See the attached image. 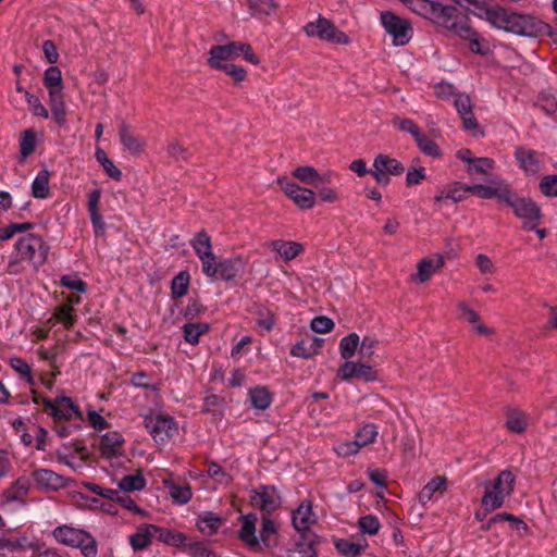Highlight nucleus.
Here are the masks:
<instances>
[{
  "mask_svg": "<svg viewBox=\"0 0 557 557\" xmlns=\"http://www.w3.org/2000/svg\"><path fill=\"white\" fill-rule=\"evenodd\" d=\"M474 193L481 199H496L499 205L511 209L512 214L522 221L524 231L535 230L542 222L541 207L528 196H521L504 180H493L487 186H476Z\"/></svg>",
  "mask_w": 557,
  "mask_h": 557,
  "instance_id": "nucleus-1",
  "label": "nucleus"
},
{
  "mask_svg": "<svg viewBox=\"0 0 557 557\" xmlns=\"http://www.w3.org/2000/svg\"><path fill=\"white\" fill-rule=\"evenodd\" d=\"M487 14L493 26L518 36L537 37L549 28L548 24L532 15L509 12L499 5Z\"/></svg>",
  "mask_w": 557,
  "mask_h": 557,
  "instance_id": "nucleus-2",
  "label": "nucleus"
},
{
  "mask_svg": "<svg viewBox=\"0 0 557 557\" xmlns=\"http://www.w3.org/2000/svg\"><path fill=\"white\" fill-rule=\"evenodd\" d=\"M432 21L451 30L459 37L474 35V29L469 25L467 15L460 13L455 5H443L436 2Z\"/></svg>",
  "mask_w": 557,
  "mask_h": 557,
  "instance_id": "nucleus-3",
  "label": "nucleus"
},
{
  "mask_svg": "<svg viewBox=\"0 0 557 557\" xmlns=\"http://www.w3.org/2000/svg\"><path fill=\"white\" fill-rule=\"evenodd\" d=\"M515 483L516 476L510 470H503L493 483L492 488L490 485H485V492L481 499L483 508L487 511L500 508L505 498L513 492Z\"/></svg>",
  "mask_w": 557,
  "mask_h": 557,
  "instance_id": "nucleus-4",
  "label": "nucleus"
},
{
  "mask_svg": "<svg viewBox=\"0 0 557 557\" xmlns=\"http://www.w3.org/2000/svg\"><path fill=\"white\" fill-rule=\"evenodd\" d=\"M53 536L59 543L79 548L85 557H96L98 554L97 541L82 529L61 525L53 530Z\"/></svg>",
  "mask_w": 557,
  "mask_h": 557,
  "instance_id": "nucleus-5",
  "label": "nucleus"
},
{
  "mask_svg": "<svg viewBox=\"0 0 557 557\" xmlns=\"http://www.w3.org/2000/svg\"><path fill=\"white\" fill-rule=\"evenodd\" d=\"M304 32L308 37H315L322 41L337 45H348L349 37L329 18L319 15L317 21L309 22L304 26Z\"/></svg>",
  "mask_w": 557,
  "mask_h": 557,
  "instance_id": "nucleus-6",
  "label": "nucleus"
},
{
  "mask_svg": "<svg viewBox=\"0 0 557 557\" xmlns=\"http://www.w3.org/2000/svg\"><path fill=\"white\" fill-rule=\"evenodd\" d=\"M21 260L34 261L36 264H44L47 260L49 246L42 238L35 234H28L18 238L15 244Z\"/></svg>",
  "mask_w": 557,
  "mask_h": 557,
  "instance_id": "nucleus-7",
  "label": "nucleus"
},
{
  "mask_svg": "<svg viewBox=\"0 0 557 557\" xmlns=\"http://www.w3.org/2000/svg\"><path fill=\"white\" fill-rule=\"evenodd\" d=\"M243 268L244 262L240 257L225 259L219 262H216V259H213V261L205 262L202 272L212 281L221 278L228 282L233 281Z\"/></svg>",
  "mask_w": 557,
  "mask_h": 557,
  "instance_id": "nucleus-8",
  "label": "nucleus"
},
{
  "mask_svg": "<svg viewBox=\"0 0 557 557\" xmlns=\"http://www.w3.org/2000/svg\"><path fill=\"white\" fill-rule=\"evenodd\" d=\"M381 22L385 30L393 36L396 46H404L410 40L412 28L407 20L391 11H384L381 13Z\"/></svg>",
  "mask_w": 557,
  "mask_h": 557,
  "instance_id": "nucleus-9",
  "label": "nucleus"
},
{
  "mask_svg": "<svg viewBox=\"0 0 557 557\" xmlns=\"http://www.w3.org/2000/svg\"><path fill=\"white\" fill-rule=\"evenodd\" d=\"M250 503L259 508L263 516H271L281 507V497L273 485H260L252 490Z\"/></svg>",
  "mask_w": 557,
  "mask_h": 557,
  "instance_id": "nucleus-10",
  "label": "nucleus"
},
{
  "mask_svg": "<svg viewBox=\"0 0 557 557\" xmlns=\"http://www.w3.org/2000/svg\"><path fill=\"white\" fill-rule=\"evenodd\" d=\"M145 426L157 443H164L177 432L176 421L170 416L147 417Z\"/></svg>",
  "mask_w": 557,
  "mask_h": 557,
  "instance_id": "nucleus-11",
  "label": "nucleus"
},
{
  "mask_svg": "<svg viewBox=\"0 0 557 557\" xmlns=\"http://www.w3.org/2000/svg\"><path fill=\"white\" fill-rule=\"evenodd\" d=\"M276 183L284 190L286 196L294 200V202L301 209H310L314 206L315 194L308 188L298 186L295 183L286 181V176L277 178Z\"/></svg>",
  "mask_w": 557,
  "mask_h": 557,
  "instance_id": "nucleus-12",
  "label": "nucleus"
},
{
  "mask_svg": "<svg viewBox=\"0 0 557 557\" xmlns=\"http://www.w3.org/2000/svg\"><path fill=\"white\" fill-rule=\"evenodd\" d=\"M337 376L345 381L359 379L364 382H372L377 379V372L369 364L348 360L339 367Z\"/></svg>",
  "mask_w": 557,
  "mask_h": 557,
  "instance_id": "nucleus-13",
  "label": "nucleus"
},
{
  "mask_svg": "<svg viewBox=\"0 0 557 557\" xmlns=\"http://www.w3.org/2000/svg\"><path fill=\"white\" fill-rule=\"evenodd\" d=\"M454 104L462 120L463 129L476 132L479 129V123L473 114V103L470 96L463 92H457Z\"/></svg>",
  "mask_w": 557,
  "mask_h": 557,
  "instance_id": "nucleus-14",
  "label": "nucleus"
},
{
  "mask_svg": "<svg viewBox=\"0 0 557 557\" xmlns=\"http://www.w3.org/2000/svg\"><path fill=\"white\" fill-rule=\"evenodd\" d=\"M33 478L40 490L58 491L67 486V480L50 469H36Z\"/></svg>",
  "mask_w": 557,
  "mask_h": 557,
  "instance_id": "nucleus-15",
  "label": "nucleus"
},
{
  "mask_svg": "<svg viewBox=\"0 0 557 557\" xmlns=\"http://www.w3.org/2000/svg\"><path fill=\"white\" fill-rule=\"evenodd\" d=\"M238 42L231 41L225 45L212 46L209 51L210 57L207 60L208 65L214 67L238 58Z\"/></svg>",
  "mask_w": 557,
  "mask_h": 557,
  "instance_id": "nucleus-16",
  "label": "nucleus"
},
{
  "mask_svg": "<svg viewBox=\"0 0 557 557\" xmlns=\"http://www.w3.org/2000/svg\"><path fill=\"white\" fill-rule=\"evenodd\" d=\"M124 438L117 431L107 432L100 440V454L106 459H112L124 455Z\"/></svg>",
  "mask_w": 557,
  "mask_h": 557,
  "instance_id": "nucleus-17",
  "label": "nucleus"
},
{
  "mask_svg": "<svg viewBox=\"0 0 557 557\" xmlns=\"http://www.w3.org/2000/svg\"><path fill=\"white\" fill-rule=\"evenodd\" d=\"M119 137L123 147L132 154H139L146 149V140L136 135L132 126L128 125L124 120L121 121L119 127Z\"/></svg>",
  "mask_w": 557,
  "mask_h": 557,
  "instance_id": "nucleus-18",
  "label": "nucleus"
},
{
  "mask_svg": "<svg viewBox=\"0 0 557 557\" xmlns=\"http://www.w3.org/2000/svg\"><path fill=\"white\" fill-rule=\"evenodd\" d=\"M315 521L317 518L310 499H304L292 513V522L296 531L311 530L310 525L315 523Z\"/></svg>",
  "mask_w": 557,
  "mask_h": 557,
  "instance_id": "nucleus-19",
  "label": "nucleus"
},
{
  "mask_svg": "<svg viewBox=\"0 0 557 557\" xmlns=\"http://www.w3.org/2000/svg\"><path fill=\"white\" fill-rule=\"evenodd\" d=\"M298 539L295 542V552L301 557H317V546L321 543V537L312 530L297 531Z\"/></svg>",
  "mask_w": 557,
  "mask_h": 557,
  "instance_id": "nucleus-20",
  "label": "nucleus"
},
{
  "mask_svg": "<svg viewBox=\"0 0 557 557\" xmlns=\"http://www.w3.org/2000/svg\"><path fill=\"white\" fill-rule=\"evenodd\" d=\"M476 186H487V184H474L471 186H465L460 182H455L449 185L445 190L434 197L435 202H441L444 199H450L454 202H459L466 198L467 194H472L478 197L473 188Z\"/></svg>",
  "mask_w": 557,
  "mask_h": 557,
  "instance_id": "nucleus-21",
  "label": "nucleus"
},
{
  "mask_svg": "<svg viewBox=\"0 0 557 557\" xmlns=\"http://www.w3.org/2000/svg\"><path fill=\"white\" fill-rule=\"evenodd\" d=\"M191 246L200 259L202 268L205 267V262H210L213 261V259H216V256L212 251L211 237L206 231H200L196 234L191 240Z\"/></svg>",
  "mask_w": 557,
  "mask_h": 557,
  "instance_id": "nucleus-22",
  "label": "nucleus"
},
{
  "mask_svg": "<svg viewBox=\"0 0 557 557\" xmlns=\"http://www.w3.org/2000/svg\"><path fill=\"white\" fill-rule=\"evenodd\" d=\"M374 171L369 174H403L406 168L397 159L387 154H379L373 162Z\"/></svg>",
  "mask_w": 557,
  "mask_h": 557,
  "instance_id": "nucleus-23",
  "label": "nucleus"
},
{
  "mask_svg": "<svg viewBox=\"0 0 557 557\" xmlns=\"http://www.w3.org/2000/svg\"><path fill=\"white\" fill-rule=\"evenodd\" d=\"M156 536V524L144 523L137 528V531L129 536V543L134 550L147 548Z\"/></svg>",
  "mask_w": 557,
  "mask_h": 557,
  "instance_id": "nucleus-24",
  "label": "nucleus"
},
{
  "mask_svg": "<svg viewBox=\"0 0 557 557\" xmlns=\"http://www.w3.org/2000/svg\"><path fill=\"white\" fill-rule=\"evenodd\" d=\"M240 519L244 520V523L238 533L239 539L251 548H260L259 540L256 536L257 515L248 513L242 516Z\"/></svg>",
  "mask_w": 557,
  "mask_h": 557,
  "instance_id": "nucleus-25",
  "label": "nucleus"
},
{
  "mask_svg": "<svg viewBox=\"0 0 557 557\" xmlns=\"http://www.w3.org/2000/svg\"><path fill=\"white\" fill-rule=\"evenodd\" d=\"M30 487V481L27 476H20L10 487H8L2 494V503H11L14 500H21L24 503V498L27 496Z\"/></svg>",
  "mask_w": 557,
  "mask_h": 557,
  "instance_id": "nucleus-26",
  "label": "nucleus"
},
{
  "mask_svg": "<svg viewBox=\"0 0 557 557\" xmlns=\"http://www.w3.org/2000/svg\"><path fill=\"white\" fill-rule=\"evenodd\" d=\"M224 519L212 511H203L197 518L198 530L206 535L215 534L223 524Z\"/></svg>",
  "mask_w": 557,
  "mask_h": 557,
  "instance_id": "nucleus-27",
  "label": "nucleus"
},
{
  "mask_svg": "<svg viewBox=\"0 0 557 557\" xmlns=\"http://www.w3.org/2000/svg\"><path fill=\"white\" fill-rule=\"evenodd\" d=\"M444 265V258L437 255L435 258H424L418 265V278L421 283L429 281L433 273Z\"/></svg>",
  "mask_w": 557,
  "mask_h": 557,
  "instance_id": "nucleus-28",
  "label": "nucleus"
},
{
  "mask_svg": "<svg viewBox=\"0 0 557 557\" xmlns=\"http://www.w3.org/2000/svg\"><path fill=\"white\" fill-rule=\"evenodd\" d=\"M156 536L160 542L166 545H172L183 549L187 541V536L184 533L158 525H156Z\"/></svg>",
  "mask_w": 557,
  "mask_h": 557,
  "instance_id": "nucleus-29",
  "label": "nucleus"
},
{
  "mask_svg": "<svg viewBox=\"0 0 557 557\" xmlns=\"http://www.w3.org/2000/svg\"><path fill=\"white\" fill-rule=\"evenodd\" d=\"M272 247L285 261L295 259L304 251V246L297 242L274 240Z\"/></svg>",
  "mask_w": 557,
  "mask_h": 557,
  "instance_id": "nucleus-30",
  "label": "nucleus"
},
{
  "mask_svg": "<svg viewBox=\"0 0 557 557\" xmlns=\"http://www.w3.org/2000/svg\"><path fill=\"white\" fill-rule=\"evenodd\" d=\"M447 481L445 476H434L419 493L418 498L422 505H425L433 498L435 492L446 491Z\"/></svg>",
  "mask_w": 557,
  "mask_h": 557,
  "instance_id": "nucleus-31",
  "label": "nucleus"
},
{
  "mask_svg": "<svg viewBox=\"0 0 557 557\" xmlns=\"http://www.w3.org/2000/svg\"><path fill=\"white\" fill-rule=\"evenodd\" d=\"M164 485L175 503L184 505L191 499L193 492L188 484L180 485L172 480H164Z\"/></svg>",
  "mask_w": 557,
  "mask_h": 557,
  "instance_id": "nucleus-32",
  "label": "nucleus"
},
{
  "mask_svg": "<svg viewBox=\"0 0 557 557\" xmlns=\"http://www.w3.org/2000/svg\"><path fill=\"white\" fill-rule=\"evenodd\" d=\"M44 405L46 410H49V414L53 418L54 423L71 421V410L66 408V405L57 404V398L54 400L44 398Z\"/></svg>",
  "mask_w": 557,
  "mask_h": 557,
  "instance_id": "nucleus-33",
  "label": "nucleus"
},
{
  "mask_svg": "<svg viewBox=\"0 0 557 557\" xmlns=\"http://www.w3.org/2000/svg\"><path fill=\"white\" fill-rule=\"evenodd\" d=\"M516 157L525 172L536 173L541 170L537 153L534 150L519 148Z\"/></svg>",
  "mask_w": 557,
  "mask_h": 557,
  "instance_id": "nucleus-34",
  "label": "nucleus"
},
{
  "mask_svg": "<svg viewBox=\"0 0 557 557\" xmlns=\"http://www.w3.org/2000/svg\"><path fill=\"white\" fill-rule=\"evenodd\" d=\"M335 547L345 557H358L368 547V543L366 540L363 543H354L346 539H339L335 541Z\"/></svg>",
  "mask_w": 557,
  "mask_h": 557,
  "instance_id": "nucleus-35",
  "label": "nucleus"
},
{
  "mask_svg": "<svg viewBox=\"0 0 557 557\" xmlns=\"http://www.w3.org/2000/svg\"><path fill=\"white\" fill-rule=\"evenodd\" d=\"M250 401L253 408L264 410L272 403V395L264 386H256L249 391Z\"/></svg>",
  "mask_w": 557,
  "mask_h": 557,
  "instance_id": "nucleus-36",
  "label": "nucleus"
},
{
  "mask_svg": "<svg viewBox=\"0 0 557 557\" xmlns=\"http://www.w3.org/2000/svg\"><path fill=\"white\" fill-rule=\"evenodd\" d=\"M53 321H59L66 330L72 329L77 321L75 309L70 305L58 306L53 312Z\"/></svg>",
  "mask_w": 557,
  "mask_h": 557,
  "instance_id": "nucleus-37",
  "label": "nucleus"
},
{
  "mask_svg": "<svg viewBox=\"0 0 557 557\" xmlns=\"http://www.w3.org/2000/svg\"><path fill=\"white\" fill-rule=\"evenodd\" d=\"M210 325L206 322L186 323L183 326L184 339L196 345L199 343V337L209 332Z\"/></svg>",
  "mask_w": 557,
  "mask_h": 557,
  "instance_id": "nucleus-38",
  "label": "nucleus"
},
{
  "mask_svg": "<svg viewBox=\"0 0 557 557\" xmlns=\"http://www.w3.org/2000/svg\"><path fill=\"white\" fill-rule=\"evenodd\" d=\"M358 347H360L359 335L357 333H349L339 342V350L342 358L348 361L350 358L355 356Z\"/></svg>",
  "mask_w": 557,
  "mask_h": 557,
  "instance_id": "nucleus-39",
  "label": "nucleus"
},
{
  "mask_svg": "<svg viewBox=\"0 0 557 557\" xmlns=\"http://www.w3.org/2000/svg\"><path fill=\"white\" fill-rule=\"evenodd\" d=\"M147 481L144 478L141 471L136 474L125 475L119 482V487L123 492H137L146 487Z\"/></svg>",
  "mask_w": 557,
  "mask_h": 557,
  "instance_id": "nucleus-40",
  "label": "nucleus"
},
{
  "mask_svg": "<svg viewBox=\"0 0 557 557\" xmlns=\"http://www.w3.org/2000/svg\"><path fill=\"white\" fill-rule=\"evenodd\" d=\"M252 16L271 15L277 4L274 0H246Z\"/></svg>",
  "mask_w": 557,
  "mask_h": 557,
  "instance_id": "nucleus-41",
  "label": "nucleus"
},
{
  "mask_svg": "<svg viewBox=\"0 0 557 557\" xmlns=\"http://www.w3.org/2000/svg\"><path fill=\"white\" fill-rule=\"evenodd\" d=\"M190 275L187 271H181L175 275L171 283V294L173 299L181 298L187 294Z\"/></svg>",
  "mask_w": 557,
  "mask_h": 557,
  "instance_id": "nucleus-42",
  "label": "nucleus"
},
{
  "mask_svg": "<svg viewBox=\"0 0 557 557\" xmlns=\"http://www.w3.org/2000/svg\"><path fill=\"white\" fill-rule=\"evenodd\" d=\"M506 426L515 433H522L527 429V419L520 410H510L507 413Z\"/></svg>",
  "mask_w": 557,
  "mask_h": 557,
  "instance_id": "nucleus-43",
  "label": "nucleus"
},
{
  "mask_svg": "<svg viewBox=\"0 0 557 557\" xmlns=\"http://www.w3.org/2000/svg\"><path fill=\"white\" fill-rule=\"evenodd\" d=\"M414 140L419 147V149L431 157H440L441 156V149L438 145L429 138L424 133H420L418 137H414Z\"/></svg>",
  "mask_w": 557,
  "mask_h": 557,
  "instance_id": "nucleus-44",
  "label": "nucleus"
},
{
  "mask_svg": "<svg viewBox=\"0 0 557 557\" xmlns=\"http://www.w3.org/2000/svg\"><path fill=\"white\" fill-rule=\"evenodd\" d=\"M277 528L275 522L269 516H262V528L260 531V540L265 547H271V536L276 534Z\"/></svg>",
  "mask_w": 557,
  "mask_h": 557,
  "instance_id": "nucleus-45",
  "label": "nucleus"
},
{
  "mask_svg": "<svg viewBox=\"0 0 557 557\" xmlns=\"http://www.w3.org/2000/svg\"><path fill=\"white\" fill-rule=\"evenodd\" d=\"M184 550L191 557H216V554L211 550L205 542L185 544Z\"/></svg>",
  "mask_w": 557,
  "mask_h": 557,
  "instance_id": "nucleus-46",
  "label": "nucleus"
},
{
  "mask_svg": "<svg viewBox=\"0 0 557 557\" xmlns=\"http://www.w3.org/2000/svg\"><path fill=\"white\" fill-rule=\"evenodd\" d=\"M213 69L225 72V74L231 76L235 81V83H242L247 77L246 70L243 66L233 63L216 65Z\"/></svg>",
  "mask_w": 557,
  "mask_h": 557,
  "instance_id": "nucleus-47",
  "label": "nucleus"
},
{
  "mask_svg": "<svg viewBox=\"0 0 557 557\" xmlns=\"http://www.w3.org/2000/svg\"><path fill=\"white\" fill-rule=\"evenodd\" d=\"M358 525L362 533L375 535L380 530L381 523L376 516L366 515L359 518Z\"/></svg>",
  "mask_w": 557,
  "mask_h": 557,
  "instance_id": "nucleus-48",
  "label": "nucleus"
},
{
  "mask_svg": "<svg viewBox=\"0 0 557 557\" xmlns=\"http://www.w3.org/2000/svg\"><path fill=\"white\" fill-rule=\"evenodd\" d=\"M60 285L79 294L87 292V284L77 275H63Z\"/></svg>",
  "mask_w": 557,
  "mask_h": 557,
  "instance_id": "nucleus-49",
  "label": "nucleus"
},
{
  "mask_svg": "<svg viewBox=\"0 0 557 557\" xmlns=\"http://www.w3.org/2000/svg\"><path fill=\"white\" fill-rule=\"evenodd\" d=\"M44 84L48 88L63 89L62 74L58 66H50L46 70L44 75Z\"/></svg>",
  "mask_w": 557,
  "mask_h": 557,
  "instance_id": "nucleus-50",
  "label": "nucleus"
},
{
  "mask_svg": "<svg viewBox=\"0 0 557 557\" xmlns=\"http://www.w3.org/2000/svg\"><path fill=\"white\" fill-rule=\"evenodd\" d=\"M32 195L39 199H45L50 195L49 176H35Z\"/></svg>",
  "mask_w": 557,
  "mask_h": 557,
  "instance_id": "nucleus-51",
  "label": "nucleus"
},
{
  "mask_svg": "<svg viewBox=\"0 0 557 557\" xmlns=\"http://www.w3.org/2000/svg\"><path fill=\"white\" fill-rule=\"evenodd\" d=\"M379 344V341L376 339V337L374 336H364L362 338V341L360 342V347H359V354L361 356L362 359H364L366 361H371L374 354H375V348Z\"/></svg>",
  "mask_w": 557,
  "mask_h": 557,
  "instance_id": "nucleus-52",
  "label": "nucleus"
},
{
  "mask_svg": "<svg viewBox=\"0 0 557 557\" xmlns=\"http://www.w3.org/2000/svg\"><path fill=\"white\" fill-rule=\"evenodd\" d=\"M377 435V428L375 424L369 423L366 424L362 429H360L356 434V440L361 445V447L367 446L373 443Z\"/></svg>",
  "mask_w": 557,
  "mask_h": 557,
  "instance_id": "nucleus-53",
  "label": "nucleus"
},
{
  "mask_svg": "<svg viewBox=\"0 0 557 557\" xmlns=\"http://www.w3.org/2000/svg\"><path fill=\"white\" fill-rule=\"evenodd\" d=\"M410 4H411V9L432 20L433 18V14H434V9H435V4H436V1H433V0H410Z\"/></svg>",
  "mask_w": 557,
  "mask_h": 557,
  "instance_id": "nucleus-54",
  "label": "nucleus"
},
{
  "mask_svg": "<svg viewBox=\"0 0 557 557\" xmlns=\"http://www.w3.org/2000/svg\"><path fill=\"white\" fill-rule=\"evenodd\" d=\"M494 169V160L490 158H474L468 164L469 172H476L480 174H486L488 171Z\"/></svg>",
  "mask_w": 557,
  "mask_h": 557,
  "instance_id": "nucleus-55",
  "label": "nucleus"
},
{
  "mask_svg": "<svg viewBox=\"0 0 557 557\" xmlns=\"http://www.w3.org/2000/svg\"><path fill=\"white\" fill-rule=\"evenodd\" d=\"M334 322L332 319L325 315H319L311 320L310 327L315 333H327L334 329Z\"/></svg>",
  "mask_w": 557,
  "mask_h": 557,
  "instance_id": "nucleus-56",
  "label": "nucleus"
},
{
  "mask_svg": "<svg viewBox=\"0 0 557 557\" xmlns=\"http://www.w3.org/2000/svg\"><path fill=\"white\" fill-rule=\"evenodd\" d=\"M539 188L546 197H557V176H542Z\"/></svg>",
  "mask_w": 557,
  "mask_h": 557,
  "instance_id": "nucleus-57",
  "label": "nucleus"
},
{
  "mask_svg": "<svg viewBox=\"0 0 557 557\" xmlns=\"http://www.w3.org/2000/svg\"><path fill=\"white\" fill-rule=\"evenodd\" d=\"M360 448L361 445L355 438L354 441L339 443L337 446H335L334 449L338 456L346 458L356 455L360 450Z\"/></svg>",
  "mask_w": 557,
  "mask_h": 557,
  "instance_id": "nucleus-58",
  "label": "nucleus"
},
{
  "mask_svg": "<svg viewBox=\"0 0 557 557\" xmlns=\"http://www.w3.org/2000/svg\"><path fill=\"white\" fill-rule=\"evenodd\" d=\"M36 135L33 129H26L21 139V153L23 157L29 156L35 150Z\"/></svg>",
  "mask_w": 557,
  "mask_h": 557,
  "instance_id": "nucleus-59",
  "label": "nucleus"
},
{
  "mask_svg": "<svg viewBox=\"0 0 557 557\" xmlns=\"http://www.w3.org/2000/svg\"><path fill=\"white\" fill-rule=\"evenodd\" d=\"M166 152H168L169 157L175 159L176 161H180V160L185 161L188 159L187 148H185L177 140H172L168 144Z\"/></svg>",
  "mask_w": 557,
  "mask_h": 557,
  "instance_id": "nucleus-60",
  "label": "nucleus"
},
{
  "mask_svg": "<svg viewBox=\"0 0 557 557\" xmlns=\"http://www.w3.org/2000/svg\"><path fill=\"white\" fill-rule=\"evenodd\" d=\"M25 96L27 98V102H28V106H29V109L32 110V112L37 116L48 119V116H49L48 110L40 102L39 98L37 96L32 95L28 91H25Z\"/></svg>",
  "mask_w": 557,
  "mask_h": 557,
  "instance_id": "nucleus-61",
  "label": "nucleus"
},
{
  "mask_svg": "<svg viewBox=\"0 0 557 557\" xmlns=\"http://www.w3.org/2000/svg\"><path fill=\"white\" fill-rule=\"evenodd\" d=\"M208 474L221 484L227 483L231 480V475L215 461L209 462Z\"/></svg>",
  "mask_w": 557,
  "mask_h": 557,
  "instance_id": "nucleus-62",
  "label": "nucleus"
},
{
  "mask_svg": "<svg viewBox=\"0 0 557 557\" xmlns=\"http://www.w3.org/2000/svg\"><path fill=\"white\" fill-rule=\"evenodd\" d=\"M290 355L294 357H300L309 359L314 356V350H311L307 338L297 342L290 349Z\"/></svg>",
  "mask_w": 557,
  "mask_h": 557,
  "instance_id": "nucleus-63",
  "label": "nucleus"
},
{
  "mask_svg": "<svg viewBox=\"0 0 557 557\" xmlns=\"http://www.w3.org/2000/svg\"><path fill=\"white\" fill-rule=\"evenodd\" d=\"M393 123L400 131L411 134L413 136V138L418 137L419 134L422 132L419 128V126L412 120H409V119L395 117Z\"/></svg>",
  "mask_w": 557,
  "mask_h": 557,
  "instance_id": "nucleus-64",
  "label": "nucleus"
}]
</instances>
